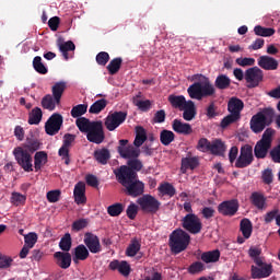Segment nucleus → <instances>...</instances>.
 Segmentation results:
<instances>
[{"label": "nucleus", "mask_w": 280, "mask_h": 280, "mask_svg": "<svg viewBox=\"0 0 280 280\" xmlns=\"http://www.w3.org/2000/svg\"><path fill=\"white\" fill-rule=\"evenodd\" d=\"M128 113L126 112H114L105 118V127L109 132L117 130L126 121Z\"/></svg>", "instance_id": "14"}, {"label": "nucleus", "mask_w": 280, "mask_h": 280, "mask_svg": "<svg viewBox=\"0 0 280 280\" xmlns=\"http://www.w3.org/2000/svg\"><path fill=\"white\" fill-rule=\"evenodd\" d=\"M89 248L84 244L78 245L73 250V261L78 264L79 261H86L90 257Z\"/></svg>", "instance_id": "28"}, {"label": "nucleus", "mask_w": 280, "mask_h": 280, "mask_svg": "<svg viewBox=\"0 0 280 280\" xmlns=\"http://www.w3.org/2000/svg\"><path fill=\"white\" fill-rule=\"evenodd\" d=\"M189 242H191V236L186 231L178 229L171 233L168 245L174 253V255H178L183 253V250H187V246H189Z\"/></svg>", "instance_id": "4"}, {"label": "nucleus", "mask_w": 280, "mask_h": 280, "mask_svg": "<svg viewBox=\"0 0 280 280\" xmlns=\"http://www.w3.org/2000/svg\"><path fill=\"white\" fill-rule=\"evenodd\" d=\"M86 139L90 143H95L96 145L104 143L106 133L104 132L102 120L95 121L94 126L86 132Z\"/></svg>", "instance_id": "11"}, {"label": "nucleus", "mask_w": 280, "mask_h": 280, "mask_svg": "<svg viewBox=\"0 0 280 280\" xmlns=\"http://www.w3.org/2000/svg\"><path fill=\"white\" fill-rule=\"evenodd\" d=\"M137 205H139L143 213H150L151 215L159 213V210L161 209V201H159V199L152 195H143L142 197L138 198Z\"/></svg>", "instance_id": "6"}, {"label": "nucleus", "mask_w": 280, "mask_h": 280, "mask_svg": "<svg viewBox=\"0 0 280 280\" xmlns=\"http://www.w3.org/2000/svg\"><path fill=\"white\" fill-rule=\"evenodd\" d=\"M269 154L273 163H280V144L275 147Z\"/></svg>", "instance_id": "64"}, {"label": "nucleus", "mask_w": 280, "mask_h": 280, "mask_svg": "<svg viewBox=\"0 0 280 280\" xmlns=\"http://www.w3.org/2000/svg\"><path fill=\"white\" fill-rule=\"evenodd\" d=\"M122 62H124V59H121V57H116L112 59L107 65V71L109 75H116V73H119V69H121Z\"/></svg>", "instance_id": "38"}, {"label": "nucleus", "mask_w": 280, "mask_h": 280, "mask_svg": "<svg viewBox=\"0 0 280 280\" xmlns=\"http://www.w3.org/2000/svg\"><path fill=\"white\" fill-rule=\"evenodd\" d=\"M106 106H108V101H106V98H101L90 106L89 113H91V115H100Z\"/></svg>", "instance_id": "40"}, {"label": "nucleus", "mask_w": 280, "mask_h": 280, "mask_svg": "<svg viewBox=\"0 0 280 280\" xmlns=\"http://www.w3.org/2000/svg\"><path fill=\"white\" fill-rule=\"evenodd\" d=\"M174 139H176V135H174L173 131H170L167 129L162 130L160 133V141L162 145H170V143H172Z\"/></svg>", "instance_id": "46"}, {"label": "nucleus", "mask_w": 280, "mask_h": 280, "mask_svg": "<svg viewBox=\"0 0 280 280\" xmlns=\"http://www.w3.org/2000/svg\"><path fill=\"white\" fill-rule=\"evenodd\" d=\"M158 191L162 196H168V198H174V196H176V188L174 187V185H172L170 183L161 184L158 187Z\"/></svg>", "instance_id": "41"}, {"label": "nucleus", "mask_w": 280, "mask_h": 280, "mask_svg": "<svg viewBox=\"0 0 280 280\" xmlns=\"http://www.w3.org/2000/svg\"><path fill=\"white\" fill-rule=\"evenodd\" d=\"M109 270H118L119 273L122 275V277H130V272H132V268H130V264L128 261L122 260H113L109 262L108 266Z\"/></svg>", "instance_id": "22"}, {"label": "nucleus", "mask_w": 280, "mask_h": 280, "mask_svg": "<svg viewBox=\"0 0 280 280\" xmlns=\"http://www.w3.org/2000/svg\"><path fill=\"white\" fill-rule=\"evenodd\" d=\"M253 161H255V158L253 156V145L245 144L241 148L240 155L235 162V167L244 170V167L253 165Z\"/></svg>", "instance_id": "13"}, {"label": "nucleus", "mask_w": 280, "mask_h": 280, "mask_svg": "<svg viewBox=\"0 0 280 280\" xmlns=\"http://www.w3.org/2000/svg\"><path fill=\"white\" fill-rule=\"evenodd\" d=\"M83 242L85 244V248L90 250L93 255H97V253H102V243H100V237L91 232L84 234Z\"/></svg>", "instance_id": "17"}, {"label": "nucleus", "mask_w": 280, "mask_h": 280, "mask_svg": "<svg viewBox=\"0 0 280 280\" xmlns=\"http://www.w3.org/2000/svg\"><path fill=\"white\" fill-rule=\"evenodd\" d=\"M182 110L184 112L183 119H185V121H192V119H196V115H198L196 103L191 100L187 101L185 106L182 107Z\"/></svg>", "instance_id": "25"}, {"label": "nucleus", "mask_w": 280, "mask_h": 280, "mask_svg": "<svg viewBox=\"0 0 280 280\" xmlns=\"http://www.w3.org/2000/svg\"><path fill=\"white\" fill-rule=\"evenodd\" d=\"M172 128L174 132H177V135H191V132H194L191 125L183 122L180 119H174L172 122Z\"/></svg>", "instance_id": "26"}, {"label": "nucleus", "mask_w": 280, "mask_h": 280, "mask_svg": "<svg viewBox=\"0 0 280 280\" xmlns=\"http://www.w3.org/2000/svg\"><path fill=\"white\" fill-rule=\"evenodd\" d=\"M238 209H240V202L237 201V199L222 201L218 206V212L221 213V215L233 217L235 215V213H237Z\"/></svg>", "instance_id": "18"}, {"label": "nucleus", "mask_w": 280, "mask_h": 280, "mask_svg": "<svg viewBox=\"0 0 280 280\" xmlns=\"http://www.w3.org/2000/svg\"><path fill=\"white\" fill-rule=\"evenodd\" d=\"M60 196H62V191L60 189L49 190L46 195L48 202H58L60 200Z\"/></svg>", "instance_id": "56"}, {"label": "nucleus", "mask_w": 280, "mask_h": 280, "mask_svg": "<svg viewBox=\"0 0 280 280\" xmlns=\"http://www.w3.org/2000/svg\"><path fill=\"white\" fill-rule=\"evenodd\" d=\"M48 155L45 151H38L36 152V172L40 170L42 167H45L47 165Z\"/></svg>", "instance_id": "48"}, {"label": "nucleus", "mask_w": 280, "mask_h": 280, "mask_svg": "<svg viewBox=\"0 0 280 280\" xmlns=\"http://www.w3.org/2000/svg\"><path fill=\"white\" fill-rule=\"evenodd\" d=\"M89 226V219H79L72 223V231H82Z\"/></svg>", "instance_id": "61"}, {"label": "nucleus", "mask_w": 280, "mask_h": 280, "mask_svg": "<svg viewBox=\"0 0 280 280\" xmlns=\"http://www.w3.org/2000/svg\"><path fill=\"white\" fill-rule=\"evenodd\" d=\"M36 150V136L34 133H31V137L28 136L26 138V142L23 144V147H16L13 150V155L15 156V161H18V164L24 172H32V154H34Z\"/></svg>", "instance_id": "1"}, {"label": "nucleus", "mask_w": 280, "mask_h": 280, "mask_svg": "<svg viewBox=\"0 0 280 280\" xmlns=\"http://www.w3.org/2000/svg\"><path fill=\"white\" fill-rule=\"evenodd\" d=\"M201 260H203L205 264H215V261H220V249L202 253Z\"/></svg>", "instance_id": "35"}, {"label": "nucleus", "mask_w": 280, "mask_h": 280, "mask_svg": "<svg viewBox=\"0 0 280 280\" xmlns=\"http://www.w3.org/2000/svg\"><path fill=\"white\" fill-rule=\"evenodd\" d=\"M126 206L121 202H116L107 207V213L110 218H119L124 213Z\"/></svg>", "instance_id": "39"}, {"label": "nucleus", "mask_w": 280, "mask_h": 280, "mask_svg": "<svg viewBox=\"0 0 280 280\" xmlns=\"http://www.w3.org/2000/svg\"><path fill=\"white\" fill-rule=\"evenodd\" d=\"M215 89L219 91H226L231 86V78L226 74H219L214 81Z\"/></svg>", "instance_id": "34"}, {"label": "nucleus", "mask_w": 280, "mask_h": 280, "mask_svg": "<svg viewBox=\"0 0 280 280\" xmlns=\"http://www.w3.org/2000/svg\"><path fill=\"white\" fill-rule=\"evenodd\" d=\"M148 141V132L145 128L138 126L136 127V138L133 140L135 148H141Z\"/></svg>", "instance_id": "30"}, {"label": "nucleus", "mask_w": 280, "mask_h": 280, "mask_svg": "<svg viewBox=\"0 0 280 280\" xmlns=\"http://www.w3.org/2000/svg\"><path fill=\"white\" fill-rule=\"evenodd\" d=\"M139 250H141V243L139 242V240L133 238L131 240L130 244L126 249V255L127 257H137Z\"/></svg>", "instance_id": "42"}, {"label": "nucleus", "mask_w": 280, "mask_h": 280, "mask_svg": "<svg viewBox=\"0 0 280 280\" xmlns=\"http://www.w3.org/2000/svg\"><path fill=\"white\" fill-rule=\"evenodd\" d=\"M249 202L252 207H255L258 211H266V209H268V198L261 191L252 192Z\"/></svg>", "instance_id": "19"}, {"label": "nucleus", "mask_w": 280, "mask_h": 280, "mask_svg": "<svg viewBox=\"0 0 280 280\" xmlns=\"http://www.w3.org/2000/svg\"><path fill=\"white\" fill-rule=\"evenodd\" d=\"M59 156H61L62 161H65L66 165H69L71 163V159L69 158V147L62 145L59 149Z\"/></svg>", "instance_id": "63"}, {"label": "nucleus", "mask_w": 280, "mask_h": 280, "mask_svg": "<svg viewBox=\"0 0 280 280\" xmlns=\"http://www.w3.org/2000/svg\"><path fill=\"white\" fill-rule=\"evenodd\" d=\"M95 122L96 121H90L89 118L85 117H80L75 120V125L80 132H85V135H88V132L95 126Z\"/></svg>", "instance_id": "33"}, {"label": "nucleus", "mask_w": 280, "mask_h": 280, "mask_svg": "<svg viewBox=\"0 0 280 280\" xmlns=\"http://www.w3.org/2000/svg\"><path fill=\"white\" fill-rule=\"evenodd\" d=\"M114 175L116 177V180L122 185H128L129 183H132L136 178H139V174L137 172L132 171V168L128 167V165H121L118 168L114 170Z\"/></svg>", "instance_id": "9"}, {"label": "nucleus", "mask_w": 280, "mask_h": 280, "mask_svg": "<svg viewBox=\"0 0 280 280\" xmlns=\"http://www.w3.org/2000/svg\"><path fill=\"white\" fill-rule=\"evenodd\" d=\"M168 102L173 108H178L183 110V107L187 104V100L183 95L171 94L168 96Z\"/></svg>", "instance_id": "37"}, {"label": "nucleus", "mask_w": 280, "mask_h": 280, "mask_svg": "<svg viewBox=\"0 0 280 280\" xmlns=\"http://www.w3.org/2000/svg\"><path fill=\"white\" fill-rule=\"evenodd\" d=\"M127 167L137 174V172H141V170H143V162H141L139 158H132L131 160L127 161Z\"/></svg>", "instance_id": "51"}, {"label": "nucleus", "mask_w": 280, "mask_h": 280, "mask_svg": "<svg viewBox=\"0 0 280 280\" xmlns=\"http://www.w3.org/2000/svg\"><path fill=\"white\" fill-rule=\"evenodd\" d=\"M272 264L261 261V265L250 266V277L252 279H268L272 275Z\"/></svg>", "instance_id": "15"}, {"label": "nucleus", "mask_w": 280, "mask_h": 280, "mask_svg": "<svg viewBox=\"0 0 280 280\" xmlns=\"http://www.w3.org/2000/svg\"><path fill=\"white\" fill-rule=\"evenodd\" d=\"M54 258L56 259L57 266L62 268V270L71 268V255L69 252H56Z\"/></svg>", "instance_id": "23"}, {"label": "nucleus", "mask_w": 280, "mask_h": 280, "mask_svg": "<svg viewBox=\"0 0 280 280\" xmlns=\"http://www.w3.org/2000/svg\"><path fill=\"white\" fill-rule=\"evenodd\" d=\"M261 179L265 185H272V180H275V175H272V168H266L261 174Z\"/></svg>", "instance_id": "58"}, {"label": "nucleus", "mask_w": 280, "mask_h": 280, "mask_svg": "<svg viewBox=\"0 0 280 280\" xmlns=\"http://www.w3.org/2000/svg\"><path fill=\"white\" fill-rule=\"evenodd\" d=\"M248 255L256 266H261V261H264V257H261V248L252 246L248 249Z\"/></svg>", "instance_id": "43"}, {"label": "nucleus", "mask_w": 280, "mask_h": 280, "mask_svg": "<svg viewBox=\"0 0 280 280\" xmlns=\"http://www.w3.org/2000/svg\"><path fill=\"white\" fill-rule=\"evenodd\" d=\"M240 231L245 240L250 238V235H253V222H250L249 219L241 220Z\"/></svg>", "instance_id": "36"}, {"label": "nucleus", "mask_w": 280, "mask_h": 280, "mask_svg": "<svg viewBox=\"0 0 280 280\" xmlns=\"http://www.w3.org/2000/svg\"><path fill=\"white\" fill-rule=\"evenodd\" d=\"M126 213L129 220H135V218H137V214L139 213V207L137 206V203L131 202L128 206Z\"/></svg>", "instance_id": "57"}, {"label": "nucleus", "mask_w": 280, "mask_h": 280, "mask_svg": "<svg viewBox=\"0 0 280 280\" xmlns=\"http://www.w3.org/2000/svg\"><path fill=\"white\" fill-rule=\"evenodd\" d=\"M26 197L23 194L20 192H12L11 195V202L15 207H19V205H23L25 202Z\"/></svg>", "instance_id": "60"}, {"label": "nucleus", "mask_w": 280, "mask_h": 280, "mask_svg": "<svg viewBox=\"0 0 280 280\" xmlns=\"http://www.w3.org/2000/svg\"><path fill=\"white\" fill-rule=\"evenodd\" d=\"M94 159L101 165H107L110 161V151L106 148L98 149L94 151Z\"/></svg>", "instance_id": "31"}, {"label": "nucleus", "mask_w": 280, "mask_h": 280, "mask_svg": "<svg viewBox=\"0 0 280 280\" xmlns=\"http://www.w3.org/2000/svg\"><path fill=\"white\" fill-rule=\"evenodd\" d=\"M200 165V160L198 156H191L187 155L186 158L182 159V166H180V172L182 174H187L188 170H196Z\"/></svg>", "instance_id": "24"}, {"label": "nucleus", "mask_w": 280, "mask_h": 280, "mask_svg": "<svg viewBox=\"0 0 280 280\" xmlns=\"http://www.w3.org/2000/svg\"><path fill=\"white\" fill-rule=\"evenodd\" d=\"M12 261H14V259H12V257L5 256V255L0 253V268H1V270H5V269L10 268V266H12Z\"/></svg>", "instance_id": "59"}, {"label": "nucleus", "mask_w": 280, "mask_h": 280, "mask_svg": "<svg viewBox=\"0 0 280 280\" xmlns=\"http://www.w3.org/2000/svg\"><path fill=\"white\" fill-rule=\"evenodd\" d=\"M74 202L78 205H86V184L78 182L73 190Z\"/></svg>", "instance_id": "21"}, {"label": "nucleus", "mask_w": 280, "mask_h": 280, "mask_svg": "<svg viewBox=\"0 0 280 280\" xmlns=\"http://www.w3.org/2000/svg\"><path fill=\"white\" fill-rule=\"evenodd\" d=\"M58 47L65 60H69V51H75V44H73L71 40L63 42L59 44Z\"/></svg>", "instance_id": "44"}, {"label": "nucleus", "mask_w": 280, "mask_h": 280, "mask_svg": "<svg viewBox=\"0 0 280 280\" xmlns=\"http://www.w3.org/2000/svg\"><path fill=\"white\" fill-rule=\"evenodd\" d=\"M122 187H125V194L131 198H139V196H143V192L145 191V184L138 178L129 182Z\"/></svg>", "instance_id": "16"}, {"label": "nucleus", "mask_w": 280, "mask_h": 280, "mask_svg": "<svg viewBox=\"0 0 280 280\" xmlns=\"http://www.w3.org/2000/svg\"><path fill=\"white\" fill-rule=\"evenodd\" d=\"M272 135H275V129L272 128H267L264 131L261 139L254 148L256 159H266L268 156V150L272 148Z\"/></svg>", "instance_id": "5"}, {"label": "nucleus", "mask_w": 280, "mask_h": 280, "mask_svg": "<svg viewBox=\"0 0 280 280\" xmlns=\"http://www.w3.org/2000/svg\"><path fill=\"white\" fill-rule=\"evenodd\" d=\"M56 104L58 103H56V100L54 98V96H51V94L46 95L42 100V106L47 110H56Z\"/></svg>", "instance_id": "50"}, {"label": "nucleus", "mask_w": 280, "mask_h": 280, "mask_svg": "<svg viewBox=\"0 0 280 280\" xmlns=\"http://www.w3.org/2000/svg\"><path fill=\"white\" fill-rule=\"evenodd\" d=\"M273 120H275V108L265 107L252 117L249 122L250 130L256 135H259V132H264V130H266L268 126H271Z\"/></svg>", "instance_id": "3"}, {"label": "nucleus", "mask_w": 280, "mask_h": 280, "mask_svg": "<svg viewBox=\"0 0 280 280\" xmlns=\"http://www.w3.org/2000/svg\"><path fill=\"white\" fill-rule=\"evenodd\" d=\"M67 91V82L60 81L52 85L51 93L56 104H60V100H62V94Z\"/></svg>", "instance_id": "29"}, {"label": "nucleus", "mask_w": 280, "mask_h": 280, "mask_svg": "<svg viewBox=\"0 0 280 280\" xmlns=\"http://www.w3.org/2000/svg\"><path fill=\"white\" fill-rule=\"evenodd\" d=\"M205 270V264L200 261H195L188 267L189 275H198V272H202Z\"/></svg>", "instance_id": "55"}, {"label": "nucleus", "mask_w": 280, "mask_h": 280, "mask_svg": "<svg viewBox=\"0 0 280 280\" xmlns=\"http://www.w3.org/2000/svg\"><path fill=\"white\" fill-rule=\"evenodd\" d=\"M71 234L66 233L59 242V248L63 250V253H69V250H71Z\"/></svg>", "instance_id": "49"}, {"label": "nucleus", "mask_w": 280, "mask_h": 280, "mask_svg": "<svg viewBox=\"0 0 280 280\" xmlns=\"http://www.w3.org/2000/svg\"><path fill=\"white\" fill-rule=\"evenodd\" d=\"M258 67L265 71H277L279 69V61L270 56H260L258 58Z\"/></svg>", "instance_id": "20"}, {"label": "nucleus", "mask_w": 280, "mask_h": 280, "mask_svg": "<svg viewBox=\"0 0 280 280\" xmlns=\"http://www.w3.org/2000/svg\"><path fill=\"white\" fill-rule=\"evenodd\" d=\"M228 110H229V113H232L233 115L242 117V110H244V101H242L237 97L230 98V101L228 103Z\"/></svg>", "instance_id": "27"}, {"label": "nucleus", "mask_w": 280, "mask_h": 280, "mask_svg": "<svg viewBox=\"0 0 280 280\" xmlns=\"http://www.w3.org/2000/svg\"><path fill=\"white\" fill-rule=\"evenodd\" d=\"M65 124V118L59 113L52 114L45 124V132L49 137H56Z\"/></svg>", "instance_id": "12"}, {"label": "nucleus", "mask_w": 280, "mask_h": 280, "mask_svg": "<svg viewBox=\"0 0 280 280\" xmlns=\"http://www.w3.org/2000/svg\"><path fill=\"white\" fill-rule=\"evenodd\" d=\"M117 152L121 159L130 161L132 159H139L141 156V149L128 143V139L119 140Z\"/></svg>", "instance_id": "7"}, {"label": "nucleus", "mask_w": 280, "mask_h": 280, "mask_svg": "<svg viewBox=\"0 0 280 280\" xmlns=\"http://www.w3.org/2000/svg\"><path fill=\"white\" fill-rule=\"evenodd\" d=\"M211 143L212 142L209 141L207 138H201L197 143V150H199V152H210Z\"/></svg>", "instance_id": "53"}, {"label": "nucleus", "mask_w": 280, "mask_h": 280, "mask_svg": "<svg viewBox=\"0 0 280 280\" xmlns=\"http://www.w3.org/2000/svg\"><path fill=\"white\" fill-rule=\"evenodd\" d=\"M277 215H279V209H273V210H271V211H268V212L264 215L265 224H270V223L273 222L275 220L277 221Z\"/></svg>", "instance_id": "62"}, {"label": "nucleus", "mask_w": 280, "mask_h": 280, "mask_svg": "<svg viewBox=\"0 0 280 280\" xmlns=\"http://www.w3.org/2000/svg\"><path fill=\"white\" fill-rule=\"evenodd\" d=\"M182 226L191 235H198L202 231V220L196 213H188L182 219Z\"/></svg>", "instance_id": "8"}, {"label": "nucleus", "mask_w": 280, "mask_h": 280, "mask_svg": "<svg viewBox=\"0 0 280 280\" xmlns=\"http://www.w3.org/2000/svg\"><path fill=\"white\" fill-rule=\"evenodd\" d=\"M108 60H110V55L106 51H101L96 55V62L101 67H106V65H108Z\"/></svg>", "instance_id": "54"}, {"label": "nucleus", "mask_w": 280, "mask_h": 280, "mask_svg": "<svg viewBox=\"0 0 280 280\" xmlns=\"http://www.w3.org/2000/svg\"><path fill=\"white\" fill-rule=\"evenodd\" d=\"M240 119H242V117L230 113L228 116H225L221 120V128H229V126H231V124H235V121H240Z\"/></svg>", "instance_id": "52"}, {"label": "nucleus", "mask_w": 280, "mask_h": 280, "mask_svg": "<svg viewBox=\"0 0 280 280\" xmlns=\"http://www.w3.org/2000/svg\"><path fill=\"white\" fill-rule=\"evenodd\" d=\"M275 28L264 27L261 25H257L254 27V33L256 36H262L264 38H268L270 36H275Z\"/></svg>", "instance_id": "45"}, {"label": "nucleus", "mask_w": 280, "mask_h": 280, "mask_svg": "<svg viewBox=\"0 0 280 280\" xmlns=\"http://www.w3.org/2000/svg\"><path fill=\"white\" fill-rule=\"evenodd\" d=\"M226 152V144L222 142V140L217 139L211 142L210 144V153L214 154V156H224V153Z\"/></svg>", "instance_id": "32"}, {"label": "nucleus", "mask_w": 280, "mask_h": 280, "mask_svg": "<svg viewBox=\"0 0 280 280\" xmlns=\"http://www.w3.org/2000/svg\"><path fill=\"white\" fill-rule=\"evenodd\" d=\"M245 82L247 89H257L264 82V70L255 66L245 71Z\"/></svg>", "instance_id": "10"}, {"label": "nucleus", "mask_w": 280, "mask_h": 280, "mask_svg": "<svg viewBox=\"0 0 280 280\" xmlns=\"http://www.w3.org/2000/svg\"><path fill=\"white\" fill-rule=\"evenodd\" d=\"M89 106L85 104H79L72 107L70 115L73 117V119H78V117H82V115H85Z\"/></svg>", "instance_id": "47"}, {"label": "nucleus", "mask_w": 280, "mask_h": 280, "mask_svg": "<svg viewBox=\"0 0 280 280\" xmlns=\"http://www.w3.org/2000/svg\"><path fill=\"white\" fill-rule=\"evenodd\" d=\"M199 78V81L194 82L187 89L190 100L201 102L205 97H213V95H215V86L211 84L209 78L202 74H200Z\"/></svg>", "instance_id": "2"}]
</instances>
